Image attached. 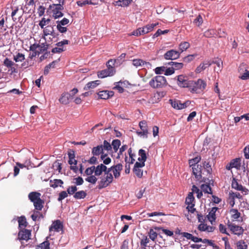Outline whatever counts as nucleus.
Instances as JSON below:
<instances>
[{
	"instance_id": "1",
	"label": "nucleus",
	"mask_w": 249,
	"mask_h": 249,
	"mask_svg": "<svg viewBox=\"0 0 249 249\" xmlns=\"http://www.w3.org/2000/svg\"><path fill=\"white\" fill-rule=\"evenodd\" d=\"M149 84L154 89H160L166 86L167 82L164 76L157 75L150 80Z\"/></svg>"
},
{
	"instance_id": "2",
	"label": "nucleus",
	"mask_w": 249,
	"mask_h": 249,
	"mask_svg": "<svg viewBox=\"0 0 249 249\" xmlns=\"http://www.w3.org/2000/svg\"><path fill=\"white\" fill-rule=\"evenodd\" d=\"M31 231L26 229L19 230L18 233V239L21 242V246H20V248H24L26 246L24 245L23 241L25 240L26 241H27L31 239Z\"/></svg>"
},
{
	"instance_id": "3",
	"label": "nucleus",
	"mask_w": 249,
	"mask_h": 249,
	"mask_svg": "<svg viewBox=\"0 0 249 249\" xmlns=\"http://www.w3.org/2000/svg\"><path fill=\"white\" fill-rule=\"evenodd\" d=\"M63 5L60 3L50 5L49 9L52 10L53 16L54 18H59L63 16V14L61 11L64 9Z\"/></svg>"
},
{
	"instance_id": "4",
	"label": "nucleus",
	"mask_w": 249,
	"mask_h": 249,
	"mask_svg": "<svg viewBox=\"0 0 249 249\" xmlns=\"http://www.w3.org/2000/svg\"><path fill=\"white\" fill-rule=\"evenodd\" d=\"M206 86V83L200 79H198L196 81L191 80L189 89L192 93L197 92L198 89H203Z\"/></svg>"
},
{
	"instance_id": "5",
	"label": "nucleus",
	"mask_w": 249,
	"mask_h": 249,
	"mask_svg": "<svg viewBox=\"0 0 249 249\" xmlns=\"http://www.w3.org/2000/svg\"><path fill=\"white\" fill-rule=\"evenodd\" d=\"M193 175L195 176L196 180L199 183L206 182V178L203 177L202 175V166L197 165L192 168Z\"/></svg>"
},
{
	"instance_id": "6",
	"label": "nucleus",
	"mask_w": 249,
	"mask_h": 249,
	"mask_svg": "<svg viewBox=\"0 0 249 249\" xmlns=\"http://www.w3.org/2000/svg\"><path fill=\"white\" fill-rule=\"evenodd\" d=\"M100 181L98 182V188L101 189L106 188L113 180V176L112 174H108V176L106 177H102L100 178Z\"/></svg>"
},
{
	"instance_id": "7",
	"label": "nucleus",
	"mask_w": 249,
	"mask_h": 249,
	"mask_svg": "<svg viewBox=\"0 0 249 249\" xmlns=\"http://www.w3.org/2000/svg\"><path fill=\"white\" fill-rule=\"evenodd\" d=\"M177 84L181 88H188L190 89L191 80H189L188 76L179 75L177 76Z\"/></svg>"
},
{
	"instance_id": "8",
	"label": "nucleus",
	"mask_w": 249,
	"mask_h": 249,
	"mask_svg": "<svg viewBox=\"0 0 249 249\" xmlns=\"http://www.w3.org/2000/svg\"><path fill=\"white\" fill-rule=\"evenodd\" d=\"M169 102H170L172 107L177 109L185 108L188 107L191 103L189 101H187L184 103H181L180 101H173L172 99L169 100Z\"/></svg>"
},
{
	"instance_id": "9",
	"label": "nucleus",
	"mask_w": 249,
	"mask_h": 249,
	"mask_svg": "<svg viewBox=\"0 0 249 249\" xmlns=\"http://www.w3.org/2000/svg\"><path fill=\"white\" fill-rule=\"evenodd\" d=\"M115 69L114 68H111L110 69H106L98 71L97 75L100 78H104L107 76H112L115 73Z\"/></svg>"
},
{
	"instance_id": "10",
	"label": "nucleus",
	"mask_w": 249,
	"mask_h": 249,
	"mask_svg": "<svg viewBox=\"0 0 249 249\" xmlns=\"http://www.w3.org/2000/svg\"><path fill=\"white\" fill-rule=\"evenodd\" d=\"M213 180H210L209 178H206V184H202L200 186L202 192L208 194H213L212 188L210 184L213 185Z\"/></svg>"
},
{
	"instance_id": "11",
	"label": "nucleus",
	"mask_w": 249,
	"mask_h": 249,
	"mask_svg": "<svg viewBox=\"0 0 249 249\" xmlns=\"http://www.w3.org/2000/svg\"><path fill=\"white\" fill-rule=\"evenodd\" d=\"M180 53L174 50H171L167 51L164 55V57L167 60H175L179 58Z\"/></svg>"
},
{
	"instance_id": "12",
	"label": "nucleus",
	"mask_w": 249,
	"mask_h": 249,
	"mask_svg": "<svg viewBox=\"0 0 249 249\" xmlns=\"http://www.w3.org/2000/svg\"><path fill=\"white\" fill-rule=\"evenodd\" d=\"M241 166V160L240 158H235L231 160L226 166V169L231 170L232 168H235L239 169Z\"/></svg>"
},
{
	"instance_id": "13",
	"label": "nucleus",
	"mask_w": 249,
	"mask_h": 249,
	"mask_svg": "<svg viewBox=\"0 0 249 249\" xmlns=\"http://www.w3.org/2000/svg\"><path fill=\"white\" fill-rule=\"evenodd\" d=\"M228 226L233 233L237 235H240L243 234L244 229L242 227L230 223L229 221Z\"/></svg>"
},
{
	"instance_id": "14",
	"label": "nucleus",
	"mask_w": 249,
	"mask_h": 249,
	"mask_svg": "<svg viewBox=\"0 0 249 249\" xmlns=\"http://www.w3.org/2000/svg\"><path fill=\"white\" fill-rule=\"evenodd\" d=\"M231 187L238 191L244 192L246 193H248L249 192V190L243 187L241 184H239L237 182V180L235 178H233L232 180Z\"/></svg>"
},
{
	"instance_id": "15",
	"label": "nucleus",
	"mask_w": 249,
	"mask_h": 249,
	"mask_svg": "<svg viewBox=\"0 0 249 249\" xmlns=\"http://www.w3.org/2000/svg\"><path fill=\"white\" fill-rule=\"evenodd\" d=\"M26 4L24 6L25 11L28 13H32L35 10V3L34 0H26Z\"/></svg>"
},
{
	"instance_id": "16",
	"label": "nucleus",
	"mask_w": 249,
	"mask_h": 249,
	"mask_svg": "<svg viewBox=\"0 0 249 249\" xmlns=\"http://www.w3.org/2000/svg\"><path fill=\"white\" fill-rule=\"evenodd\" d=\"M98 96L100 99L106 100L114 95L113 91L103 90L98 92Z\"/></svg>"
},
{
	"instance_id": "17",
	"label": "nucleus",
	"mask_w": 249,
	"mask_h": 249,
	"mask_svg": "<svg viewBox=\"0 0 249 249\" xmlns=\"http://www.w3.org/2000/svg\"><path fill=\"white\" fill-rule=\"evenodd\" d=\"M107 170V167L103 163H101L97 166H94L95 176H99L102 174L103 172L105 173Z\"/></svg>"
},
{
	"instance_id": "18",
	"label": "nucleus",
	"mask_w": 249,
	"mask_h": 249,
	"mask_svg": "<svg viewBox=\"0 0 249 249\" xmlns=\"http://www.w3.org/2000/svg\"><path fill=\"white\" fill-rule=\"evenodd\" d=\"M43 29V35L44 36L48 35H51L53 37H55L57 35L54 32L53 27L52 25H48L44 27Z\"/></svg>"
},
{
	"instance_id": "19",
	"label": "nucleus",
	"mask_w": 249,
	"mask_h": 249,
	"mask_svg": "<svg viewBox=\"0 0 249 249\" xmlns=\"http://www.w3.org/2000/svg\"><path fill=\"white\" fill-rule=\"evenodd\" d=\"M63 227L61 222L59 220H56L53 223L49 228V230L51 231L53 229L55 231H59L63 229Z\"/></svg>"
},
{
	"instance_id": "20",
	"label": "nucleus",
	"mask_w": 249,
	"mask_h": 249,
	"mask_svg": "<svg viewBox=\"0 0 249 249\" xmlns=\"http://www.w3.org/2000/svg\"><path fill=\"white\" fill-rule=\"evenodd\" d=\"M123 165L121 163H118L116 165H114V168L113 170V174L115 178H118L121 175V172L123 170Z\"/></svg>"
},
{
	"instance_id": "21",
	"label": "nucleus",
	"mask_w": 249,
	"mask_h": 249,
	"mask_svg": "<svg viewBox=\"0 0 249 249\" xmlns=\"http://www.w3.org/2000/svg\"><path fill=\"white\" fill-rule=\"evenodd\" d=\"M71 97V94L69 93L68 92H64L61 94L59 101L61 104L67 105L69 103V100Z\"/></svg>"
},
{
	"instance_id": "22",
	"label": "nucleus",
	"mask_w": 249,
	"mask_h": 249,
	"mask_svg": "<svg viewBox=\"0 0 249 249\" xmlns=\"http://www.w3.org/2000/svg\"><path fill=\"white\" fill-rule=\"evenodd\" d=\"M41 194L37 192H32L28 195L29 199L33 203L40 199Z\"/></svg>"
},
{
	"instance_id": "23",
	"label": "nucleus",
	"mask_w": 249,
	"mask_h": 249,
	"mask_svg": "<svg viewBox=\"0 0 249 249\" xmlns=\"http://www.w3.org/2000/svg\"><path fill=\"white\" fill-rule=\"evenodd\" d=\"M18 223L19 230L25 229L28 224L26 217L23 215L18 217Z\"/></svg>"
},
{
	"instance_id": "24",
	"label": "nucleus",
	"mask_w": 249,
	"mask_h": 249,
	"mask_svg": "<svg viewBox=\"0 0 249 249\" xmlns=\"http://www.w3.org/2000/svg\"><path fill=\"white\" fill-rule=\"evenodd\" d=\"M218 209L217 207H213L207 215L208 219L212 223L216 219L215 213Z\"/></svg>"
},
{
	"instance_id": "25",
	"label": "nucleus",
	"mask_w": 249,
	"mask_h": 249,
	"mask_svg": "<svg viewBox=\"0 0 249 249\" xmlns=\"http://www.w3.org/2000/svg\"><path fill=\"white\" fill-rule=\"evenodd\" d=\"M159 24V23H152L151 24H148L142 28V32L143 34H147L149 32L152 31L155 27Z\"/></svg>"
},
{
	"instance_id": "26",
	"label": "nucleus",
	"mask_w": 249,
	"mask_h": 249,
	"mask_svg": "<svg viewBox=\"0 0 249 249\" xmlns=\"http://www.w3.org/2000/svg\"><path fill=\"white\" fill-rule=\"evenodd\" d=\"M100 84V80H96L89 82L86 85V86L84 88V89L85 90H88L91 89H94L95 87H96L98 85H99Z\"/></svg>"
},
{
	"instance_id": "27",
	"label": "nucleus",
	"mask_w": 249,
	"mask_h": 249,
	"mask_svg": "<svg viewBox=\"0 0 249 249\" xmlns=\"http://www.w3.org/2000/svg\"><path fill=\"white\" fill-rule=\"evenodd\" d=\"M50 187L55 188L57 187L58 186L60 187H63L62 185L63 184L64 182L63 180L59 179H55L53 180H51L50 181Z\"/></svg>"
},
{
	"instance_id": "28",
	"label": "nucleus",
	"mask_w": 249,
	"mask_h": 249,
	"mask_svg": "<svg viewBox=\"0 0 249 249\" xmlns=\"http://www.w3.org/2000/svg\"><path fill=\"white\" fill-rule=\"evenodd\" d=\"M212 65L209 61H207L206 63H201L196 69V73H200L202 71L205 70L207 67H209Z\"/></svg>"
},
{
	"instance_id": "29",
	"label": "nucleus",
	"mask_w": 249,
	"mask_h": 249,
	"mask_svg": "<svg viewBox=\"0 0 249 249\" xmlns=\"http://www.w3.org/2000/svg\"><path fill=\"white\" fill-rule=\"evenodd\" d=\"M77 4L81 7L84 6L87 4H91V5H97L98 4V2H94L92 1V0H78L76 2Z\"/></svg>"
},
{
	"instance_id": "30",
	"label": "nucleus",
	"mask_w": 249,
	"mask_h": 249,
	"mask_svg": "<svg viewBox=\"0 0 249 249\" xmlns=\"http://www.w3.org/2000/svg\"><path fill=\"white\" fill-rule=\"evenodd\" d=\"M103 151L102 145H100L93 147L91 153L93 156H99L103 153Z\"/></svg>"
},
{
	"instance_id": "31",
	"label": "nucleus",
	"mask_w": 249,
	"mask_h": 249,
	"mask_svg": "<svg viewBox=\"0 0 249 249\" xmlns=\"http://www.w3.org/2000/svg\"><path fill=\"white\" fill-rule=\"evenodd\" d=\"M35 207V210L36 211H41L43 208V205L44 204V201L41 198L38 200L35 201L33 203Z\"/></svg>"
},
{
	"instance_id": "32",
	"label": "nucleus",
	"mask_w": 249,
	"mask_h": 249,
	"mask_svg": "<svg viewBox=\"0 0 249 249\" xmlns=\"http://www.w3.org/2000/svg\"><path fill=\"white\" fill-rule=\"evenodd\" d=\"M200 156H197L193 159H190L189 160V164L190 167H196L197 165H199L197 163L201 160Z\"/></svg>"
},
{
	"instance_id": "33",
	"label": "nucleus",
	"mask_w": 249,
	"mask_h": 249,
	"mask_svg": "<svg viewBox=\"0 0 249 249\" xmlns=\"http://www.w3.org/2000/svg\"><path fill=\"white\" fill-rule=\"evenodd\" d=\"M230 213H231V218L232 220H236L241 217V213L237 209H231L230 210Z\"/></svg>"
},
{
	"instance_id": "34",
	"label": "nucleus",
	"mask_w": 249,
	"mask_h": 249,
	"mask_svg": "<svg viewBox=\"0 0 249 249\" xmlns=\"http://www.w3.org/2000/svg\"><path fill=\"white\" fill-rule=\"evenodd\" d=\"M87 194L84 191H79L76 192L73 195V197L76 199H83L86 197Z\"/></svg>"
},
{
	"instance_id": "35",
	"label": "nucleus",
	"mask_w": 249,
	"mask_h": 249,
	"mask_svg": "<svg viewBox=\"0 0 249 249\" xmlns=\"http://www.w3.org/2000/svg\"><path fill=\"white\" fill-rule=\"evenodd\" d=\"M211 63H212V64H214L217 65L218 67V69H217V72L221 71V69L223 67V62L221 59L219 58L215 59L213 60Z\"/></svg>"
},
{
	"instance_id": "36",
	"label": "nucleus",
	"mask_w": 249,
	"mask_h": 249,
	"mask_svg": "<svg viewBox=\"0 0 249 249\" xmlns=\"http://www.w3.org/2000/svg\"><path fill=\"white\" fill-rule=\"evenodd\" d=\"M50 242L48 240H46L43 243L37 245L36 247V249H50Z\"/></svg>"
},
{
	"instance_id": "37",
	"label": "nucleus",
	"mask_w": 249,
	"mask_h": 249,
	"mask_svg": "<svg viewBox=\"0 0 249 249\" xmlns=\"http://www.w3.org/2000/svg\"><path fill=\"white\" fill-rule=\"evenodd\" d=\"M121 141L118 139H115L112 141L111 146H112L114 152H117L121 145Z\"/></svg>"
},
{
	"instance_id": "38",
	"label": "nucleus",
	"mask_w": 249,
	"mask_h": 249,
	"mask_svg": "<svg viewBox=\"0 0 249 249\" xmlns=\"http://www.w3.org/2000/svg\"><path fill=\"white\" fill-rule=\"evenodd\" d=\"M192 191L193 194L195 193L197 194V197L198 199H200L203 196V193L201 190H200L199 188L196 186L195 185H193L192 188Z\"/></svg>"
},
{
	"instance_id": "39",
	"label": "nucleus",
	"mask_w": 249,
	"mask_h": 249,
	"mask_svg": "<svg viewBox=\"0 0 249 249\" xmlns=\"http://www.w3.org/2000/svg\"><path fill=\"white\" fill-rule=\"evenodd\" d=\"M195 198L193 196V193H189L188 196L186 198L185 203L187 205H191L192 204H195L194 203Z\"/></svg>"
},
{
	"instance_id": "40",
	"label": "nucleus",
	"mask_w": 249,
	"mask_h": 249,
	"mask_svg": "<svg viewBox=\"0 0 249 249\" xmlns=\"http://www.w3.org/2000/svg\"><path fill=\"white\" fill-rule=\"evenodd\" d=\"M138 154L139 156L141 157L138 158V160H143V161H145L147 159V156L145 150L142 149H141L139 150Z\"/></svg>"
},
{
	"instance_id": "41",
	"label": "nucleus",
	"mask_w": 249,
	"mask_h": 249,
	"mask_svg": "<svg viewBox=\"0 0 249 249\" xmlns=\"http://www.w3.org/2000/svg\"><path fill=\"white\" fill-rule=\"evenodd\" d=\"M132 64L134 66L138 67L139 66H143L145 64H149V62H146L144 61H143L142 59H136L133 60Z\"/></svg>"
},
{
	"instance_id": "42",
	"label": "nucleus",
	"mask_w": 249,
	"mask_h": 249,
	"mask_svg": "<svg viewBox=\"0 0 249 249\" xmlns=\"http://www.w3.org/2000/svg\"><path fill=\"white\" fill-rule=\"evenodd\" d=\"M139 126L143 133H148L147 122L145 121H142L139 123Z\"/></svg>"
},
{
	"instance_id": "43",
	"label": "nucleus",
	"mask_w": 249,
	"mask_h": 249,
	"mask_svg": "<svg viewBox=\"0 0 249 249\" xmlns=\"http://www.w3.org/2000/svg\"><path fill=\"white\" fill-rule=\"evenodd\" d=\"M216 35V32L214 29H209L204 33V36L206 37H212Z\"/></svg>"
},
{
	"instance_id": "44",
	"label": "nucleus",
	"mask_w": 249,
	"mask_h": 249,
	"mask_svg": "<svg viewBox=\"0 0 249 249\" xmlns=\"http://www.w3.org/2000/svg\"><path fill=\"white\" fill-rule=\"evenodd\" d=\"M204 169H206L208 174H211L212 172V168H211V165L210 164V162H207L206 161H204L202 163V166Z\"/></svg>"
},
{
	"instance_id": "45",
	"label": "nucleus",
	"mask_w": 249,
	"mask_h": 249,
	"mask_svg": "<svg viewBox=\"0 0 249 249\" xmlns=\"http://www.w3.org/2000/svg\"><path fill=\"white\" fill-rule=\"evenodd\" d=\"M132 0H119L116 1L117 5L121 6H127L131 3Z\"/></svg>"
},
{
	"instance_id": "46",
	"label": "nucleus",
	"mask_w": 249,
	"mask_h": 249,
	"mask_svg": "<svg viewBox=\"0 0 249 249\" xmlns=\"http://www.w3.org/2000/svg\"><path fill=\"white\" fill-rule=\"evenodd\" d=\"M190 43L188 42L184 41L180 43L179 44V49L181 52L186 51L187 49L190 47Z\"/></svg>"
},
{
	"instance_id": "47",
	"label": "nucleus",
	"mask_w": 249,
	"mask_h": 249,
	"mask_svg": "<svg viewBox=\"0 0 249 249\" xmlns=\"http://www.w3.org/2000/svg\"><path fill=\"white\" fill-rule=\"evenodd\" d=\"M25 59L24 55L21 53H18L17 55L14 56V60L16 62H21Z\"/></svg>"
},
{
	"instance_id": "48",
	"label": "nucleus",
	"mask_w": 249,
	"mask_h": 249,
	"mask_svg": "<svg viewBox=\"0 0 249 249\" xmlns=\"http://www.w3.org/2000/svg\"><path fill=\"white\" fill-rule=\"evenodd\" d=\"M237 249H247L248 246L243 240H240L236 243Z\"/></svg>"
},
{
	"instance_id": "49",
	"label": "nucleus",
	"mask_w": 249,
	"mask_h": 249,
	"mask_svg": "<svg viewBox=\"0 0 249 249\" xmlns=\"http://www.w3.org/2000/svg\"><path fill=\"white\" fill-rule=\"evenodd\" d=\"M95 176V175L89 176L85 178V180L93 184H95L97 180V178Z\"/></svg>"
},
{
	"instance_id": "50",
	"label": "nucleus",
	"mask_w": 249,
	"mask_h": 249,
	"mask_svg": "<svg viewBox=\"0 0 249 249\" xmlns=\"http://www.w3.org/2000/svg\"><path fill=\"white\" fill-rule=\"evenodd\" d=\"M117 61H119V59H115V60L110 59V60H108L107 62V64H106L107 69H110L111 68H114V67L115 66V63Z\"/></svg>"
},
{
	"instance_id": "51",
	"label": "nucleus",
	"mask_w": 249,
	"mask_h": 249,
	"mask_svg": "<svg viewBox=\"0 0 249 249\" xmlns=\"http://www.w3.org/2000/svg\"><path fill=\"white\" fill-rule=\"evenodd\" d=\"M203 22V19L201 15H198L194 20V23L197 26H200Z\"/></svg>"
},
{
	"instance_id": "52",
	"label": "nucleus",
	"mask_w": 249,
	"mask_h": 249,
	"mask_svg": "<svg viewBox=\"0 0 249 249\" xmlns=\"http://www.w3.org/2000/svg\"><path fill=\"white\" fill-rule=\"evenodd\" d=\"M3 65L8 68H10L12 66L15 65L14 62L10 60L8 58L6 57L3 61Z\"/></svg>"
},
{
	"instance_id": "53",
	"label": "nucleus",
	"mask_w": 249,
	"mask_h": 249,
	"mask_svg": "<svg viewBox=\"0 0 249 249\" xmlns=\"http://www.w3.org/2000/svg\"><path fill=\"white\" fill-rule=\"evenodd\" d=\"M103 150H106L107 151H110L112 149L111 144L108 142L107 140H104L103 145H102Z\"/></svg>"
},
{
	"instance_id": "54",
	"label": "nucleus",
	"mask_w": 249,
	"mask_h": 249,
	"mask_svg": "<svg viewBox=\"0 0 249 249\" xmlns=\"http://www.w3.org/2000/svg\"><path fill=\"white\" fill-rule=\"evenodd\" d=\"M39 52H40V53H43L45 51H47L49 45L47 44L46 43H41V44H39Z\"/></svg>"
},
{
	"instance_id": "55",
	"label": "nucleus",
	"mask_w": 249,
	"mask_h": 249,
	"mask_svg": "<svg viewBox=\"0 0 249 249\" xmlns=\"http://www.w3.org/2000/svg\"><path fill=\"white\" fill-rule=\"evenodd\" d=\"M156 230H161L163 233L168 236H172L173 235V231L167 229H165L162 227H158L155 228Z\"/></svg>"
},
{
	"instance_id": "56",
	"label": "nucleus",
	"mask_w": 249,
	"mask_h": 249,
	"mask_svg": "<svg viewBox=\"0 0 249 249\" xmlns=\"http://www.w3.org/2000/svg\"><path fill=\"white\" fill-rule=\"evenodd\" d=\"M68 196V193L66 191H63L61 192L58 195L57 200L58 201H61L63 199L67 197Z\"/></svg>"
},
{
	"instance_id": "57",
	"label": "nucleus",
	"mask_w": 249,
	"mask_h": 249,
	"mask_svg": "<svg viewBox=\"0 0 249 249\" xmlns=\"http://www.w3.org/2000/svg\"><path fill=\"white\" fill-rule=\"evenodd\" d=\"M239 78L242 80L249 79V71L248 70H245V72L239 76Z\"/></svg>"
},
{
	"instance_id": "58",
	"label": "nucleus",
	"mask_w": 249,
	"mask_h": 249,
	"mask_svg": "<svg viewBox=\"0 0 249 249\" xmlns=\"http://www.w3.org/2000/svg\"><path fill=\"white\" fill-rule=\"evenodd\" d=\"M133 171L137 177L141 178L142 177L143 171L140 168H133Z\"/></svg>"
},
{
	"instance_id": "59",
	"label": "nucleus",
	"mask_w": 249,
	"mask_h": 249,
	"mask_svg": "<svg viewBox=\"0 0 249 249\" xmlns=\"http://www.w3.org/2000/svg\"><path fill=\"white\" fill-rule=\"evenodd\" d=\"M149 235L150 238L152 241H154L157 238L158 234L156 231H154V230L153 229H150L149 231Z\"/></svg>"
},
{
	"instance_id": "60",
	"label": "nucleus",
	"mask_w": 249,
	"mask_h": 249,
	"mask_svg": "<svg viewBox=\"0 0 249 249\" xmlns=\"http://www.w3.org/2000/svg\"><path fill=\"white\" fill-rule=\"evenodd\" d=\"M245 70H247V65L244 63H241L238 67V72L240 73V75L245 72Z\"/></svg>"
},
{
	"instance_id": "61",
	"label": "nucleus",
	"mask_w": 249,
	"mask_h": 249,
	"mask_svg": "<svg viewBox=\"0 0 249 249\" xmlns=\"http://www.w3.org/2000/svg\"><path fill=\"white\" fill-rule=\"evenodd\" d=\"M93 172H94V166L87 168L85 171V174L87 176L92 175Z\"/></svg>"
},
{
	"instance_id": "62",
	"label": "nucleus",
	"mask_w": 249,
	"mask_h": 249,
	"mask_svg": "<svg viewBox=\"0 0 249 249\" xmlns=\"http://www.w3.org/2000/svg\"><path fill=\"white\" fill-rule=\"evenodd\" d=\"M168 32V30H165L164 31H162L160 29H158L157 32L153 35V38H156L161 34H164L167 33Z\"/></svg>"
},
{
	"instance_id": "63",
	"label": "nucleus",
	"mask_w": 249,
	"mask_h": 249,
	"mask_svg": "<svg viewBox=\"0 0 249 249\" xmlns=\"http://www.w3.org/2000/svg\"><path fill=\"white\" fill-rule=\"evenodd\" d=\"M196 56V54L188 55L187 56L184 57L183 61L185 62L189 63L192 61L195 58Z\"/></svg>"
},
{
	"instance_id": "64",
	"label": "nucleus",
	"mask_w": 249,
	"mask_h": 249,
	"mask_svg": "<svg viewBox=\"0 0 249 249\" xmlns=\"http://www.w3.org/2000/svg\"><path fill=\"white\" fill-rule=\"evenodd\" d=\"M129 240L126 239H125L122 243L121 246V249H129Z\"/></svg>"
}]
</instances>
